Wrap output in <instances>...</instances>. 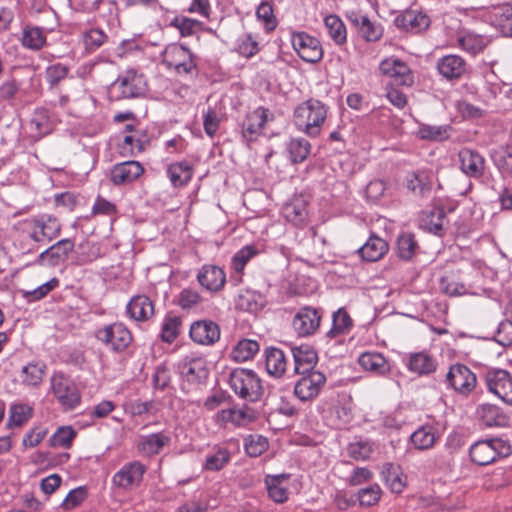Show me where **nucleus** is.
I'll return each mask as SVG.
<instances>
[{
	"label": "nucleus",
	"mask_w": 512,
	"mask_h": 512,
	"mask_svg": "<svg viewBox=\"0 0 512 512\" xmlns=\"http://www.w3.org/2000/svg\"><path fill=\"white\" fill-rule=\"evenodd\" d=\"M268 439L262 435H250L245 438V451L251 457H258L268 449Z\"/></svg>",
	"instance_id": "57"
},
{
	"label": "nucleus",
	"mask_w": 512,
	"mask_h": 512,
	"mask_svg": "<svg viewBox=\"0 0 512 512\" xmlns=\"http://www.w3.org/2000/svg\"><path fill=\"white\" fill-rule=\"evenodd\" d=\"M171 437L169 433L158 432L139 437L138 450L145 456L159 454L163 448L169 445Z\"/></svg>",
	"instance_id": "29"
},
{
	"label": "nucleus",
	"mask_w": 512,
	"mask_h": 512,
	"mask_svg": "<svg viewBox=\"0 0 512 512\" xmlns=\"http://www.w3.org/2000/svg\"><path fill=\"white\" fill-rule=\"evenodd\" d=\"M437 70L447 80H457L466 72V63L458 55L450 54L437 61Z\"/></svg>",
	"instance_id": "26"
},
{
	"label": "nucleus",
	"mask_w": 512,
	"mask_h": 512,
	"mask_svg": "<svg viewBox=\"0 0 512 512\" xmlns=\"http://www.w3.org/2000/svg\"><path fill=\"white\" fill-rule=\"evenodd\" d=\"M311 145L304 138H292L287 144V150L293 163H301L310 154Z\"/></svg>",
	"instance_id": "46"
},
{
	"label": "nucleus",
	"mask_w": 512,
	"mask_h": 512,
	"mask_svg": "<svg viewBox=\"0 0 512 512\" xmlns=\"http://www.w3.org/2000/svg\"><path fill=\"white\" fill-rule=\"evenodd\" d=\"M95 338L108 350L125 351L133 341L131 331L121 322H114L96 329Z\"/></svg>",
	"instance_id": "5"
},
{
	"label": "nucleus",
	"mask_w": 512,
	"mask_h": 512,
	"mask_svg": "<svg viewBox=\"0 0 512 512\" xmlns=\"http://www.w3.org/2000/svg\"><path fill=\"white\" fill-rule=\"evenodd\" d=\"M9 412V427H20L32 417V408L27 404H13Z\"/></svg>",
	"instance_id": "52"
},
{
	"label": "nucleus",
	"mask_w": 512,
	"mask_h": 512,
	"mask_svg": "<svg viewBox=\"0 0 512 512\" xmlns=\"http://www.w3.org/2000/svg\"><path fill=\"white\" fill-rule=\"evenodd\" d=\"M380 72L392 79L393 83L400 86L411 87L414 84V76L406 62L389 57L381 61Z\"/></svg>",
	"instance_id": "15"
},
{
	"label": "nucleus",
	"mask_w": 512,
	"mask_h": 512,
	"mask_svg": "<svg viewBox=\"0 0 512 512\" xmlns=\"http://www.w3.org/2000/svg\"><path fill=\"white\" fill-rule=\"evenodd\" d=\"M166 174L172 186L179 188L186 186L190 182L193 176V169L186 161L175 162L168 165Z\"/></svg>",
	"instance_id": "34"
},
{
	"label": "nucleus",
	"mask_w": 512,
	"mask_h": 512,
	"mask_svg": "<svg viewBox=\"0 0 512 512\" xmlns=\"http://www.w3.org/2000/svg\"><path fill=\"white\" fill-rule=\"evenodd\" d=\"M143 173V166L138 161L130 160L116 164L111 170L110 177L115 185H124L134 182Z\"/></svg>",
	"instance_id": "22"
},
{
	"label": "nucleus",
	"mask_w": 512,
	"mask_h": 512,
	"mask_svg": "<svg viewBox=\"0 0 512 512\" xmlns=\"http://www.w3.org/2000/svg\"><path fill=\"white\" fill-rule=\"evenodd\" d=\"M127 314L136 321L148 320L154 314V304L146 295L134 296L127 304Z\"/></svg>",
	"instance_id": "32"
},
{
	"label": "nucleus",
	"mask_w": 512,
	"mask_h": 512,
	"mask_svg": "<svg viewBox=\"0 0 512 512\" xmlns=\"http://www.w3.org/2000/svg\"><path fill=\"white\" fill-rule=\"evenodd\" d=\"M439 439L437 428L432 424L419 426L411 435L410 443L419 451L429 450L434 447Z\"/></svg>",
	"instance_id": "30"
},
{
	"label": "nucleus",
	"mask_w": 512,
	"mask_h": 512,
	"mask_svg": "<svg viewBox=\"0 0 512 512\" xmlns=\"http://www.w3.org/2000/svg\"><path fill=\"white\" fill-rule=\"evenodd\" d=\"M388 249L389 246L384 239L372 235L357 251L363 260L375 262L380 260Z\"/></svg>",
	"instance_id": "33"
},
{
	"label": "nucleus",
	"mask_w": 512,
	"mask_h": 512,
	"mask_svg": "<svg viewBox=\"0 0 512 512\" xmlns=\"http://www.w3.org/2000/svg\"><path fill=\"white\" fill-rule=\"evenodd\" d=\"M458 45L464 51L476 55L484 50L488 39L473 32H463L457 38Z\"/></svg>",
	"instance_id": "38"
},
{
	"label": "nucleus",
	"mask_w": 512,
	"mask_h": 512,
	"mask_svg": "<svg viewBox=\"0 0 512 512\" xmlns=\"http://www.w3.org/2000/svg\"><path fill=\"white\" fill-rule=\"evenodd\" d=\"M510 453V445L500 438L478 441L469 449L471 460L479 466L489 465Z\"/></svg>",
	"instance_id": "4"
},
{
	"label": "nucleus",
	"mask_w": 512,
	"mask_h": 512,
	"mask_svg": "<svg viewBox=\"0 0 512 512\" xmlns=\"http://www.w3.org/2000/svg\"><path fill=\"white\" fill-rule=\"evenodd\" d=\"M146 466L140 461L125 463L112 477V483L119 489L131 491L143 480Z\"/></svg>",
	"instance_id": "10"
},
{
	"label": "nucleus",
	"mask_w": 512,
	"mask_h": 512,
	"mask_svg": "<svg viewBox=\"0 0 512 512\" xmlns=\"http://www.w3.org/2000/svg\"><path fill=\"white\" fill-rule=\"evenodd\" d=\"M491 157L502 174H512V144L494 150Z\"/></svg>",
	"instance_id": "48"
},
{
	"label": "nucleus",
	"mask_w": 512,
	"mask_h": 512,
	"mask_svg": "<svg viewBox=\"0 0 512 512\" xmlns=\"http://www.w3.org/2000/svg\"><path fill=\"white\" fill-rule=\"evenodd\" d=\"M320 322L321 315L319 311L316 308L305 306L294 315L292 326L298 336L307 337L318 330Z\"/></svg>",
	"instance_id": "16"
},
{
	"label": "nucleus",
	"mask_w": 512,
	"mask_h": 512,
	"mask_svg": "<svg viewBox=\"0 0 512 512\" xmlns=\"http://www.w3.org/2000/svg\"><path fill=\"white\" fill-rule=\"evenodd\" d=\"M259 351V344L255 340L243 339L237 343L231 352V357L237 362L252 359Z\"/></svg>",
	"instance_id": "43"
},
{
	"label": "nucleus",
	"mask_w": 512,
	"mask_h": 512,
	"mask_svg": "<svg viewBox=\"0 0 512 512\" xmlns=\"http://www.w3.org/2000/svg\"><path fill=\"white\" fill-rule=\"evenodd\" d=\"M436 359L426 351L410 353L407 361V369L419 376H428L437 369Z\"/></svg>",
	"instance_id": "24"
},
{
	"label": "nucleus",
	"mask_w": 512,
	"mask_h": 512,
	"mask_svg": "<svg viewBox=\"0 0 512 512\" xmlns=\"http://www.w3.org/2000/svg\"><path fill=\"white\" fill-rule=\"evenodd\" d=\"M258 250L254 245H246L241 248L232 258L231 265L235 272L242 273L246 264L256 255Z\"/></svg>",
	"instance_id": "55"
},
{
	"label": "nucleus",
	"mask_w": 512,
	"mask_h": 512,
	"mask_svg": "<svg viewBox=\"0 0 512 512\" xmlns=\"http://www.w3.org/2000/svg\"><path fill=\"white\" fill-rule=\"evenodd\" d=\"M190 338L200 345H213L220 338L219 326L211 320H198L192 323Z\"/></svg>",
	"instance_id": "17"
},
{
	"label": "nucleus",
	"mask_w": 512,
	"mask_h": 512,
	"mask_svg": "<svg viewBox=\"0 0 512 512\" xmlns=\"http://www.w3.org/2000/svg\"><path fill=\"white\" fill-rule=\"evenodd\" d=\"M295 373L315 371L314 366L318 361L316 351L309 345L292 347Z\"/></svg>",
	"instance_id": "31"
},
{
	"label": "nucleus",
	"mask_w": 512,
	"mask_h": 512,
	"mask_svg": "<svg viewBox=\"0 0 512 512\" xmlns=\"http://www.w3.org/2000/svg\"><path fill=\"white\" fill-rule=\"evenodd\" d=\"M284 215L286 219L295 225L303 223L307 217L305 203L302 199H297L284 206Z\"/></svg>",
	"instance_id": "53"
},
{
	"label": "nucleus",
	"mask_w": 512,
	"mask_h": 512,
	"mask_svg": "<svg viewBox=\"0 0 512 512\" xmlns=\"http://www.w3.org/2000/svg\"><path fill=\"white\" fill-rule=\"evenodd\" d=\"M51 392L58 402L68 410L74 409L81 400L75 383L62 373H54L52 375Z\"/></svg>",
	"instance_id": "8"
},
{
	"label": "nucleus",
	"mask_w": 512,
	"mask_h": 512,
	"mask_svg": "<svg viewBox=\"0 0 512 512\" xmlns=\"http://www.w3.org/2000/svg\"><path fill=\"white\" fill-rule=\"evenodd\" d=\"M485 382L489 392L512 406V376L503 369H491L485 373Z\"/></svg>",
	"instance_id": "12"
},
{
	"label": "nucleus",
	"mask_w": 512,
	"mask_h": 512,
	"mask_svg": "<svg viewBox=\"0 0 512 512\" xmlns=\"http://www.w3.org/2000/svg\"><path fill=\"white\" fill-rule=\"evenodd\" d=\"M486 19L503 36L512 37V3L493 7L488 12Z\"/></svg>",
	"instance_id": "19"
},
{
	"label": "nucleus",
	"mask_w": 512,
	"mask_h": 512,
	"mask_svg": "<svg viewBox=\"0 0 512 512\" xmlns=\"http://www.w3.org/2000/svg\"><path fill=\"white\" fill-rule=\"evenodd\" d=\"M59 285V280L57 278H52L46 283L40 285L39 287L25 291L23 293V297L28 301H38L43 299L49 292L54 290Z\"/></svg>",
	"instance_id": "60"
},
{
	"label": "nucleus",
	"mask_w": 512,
	"mask_h": 512,
	"mask_svg": "<svg viewBox=\"0 0 512 512\" xmlns=\"http://www.w3.org/2000/svg\"><path fill=\"white\" fill-rule=\"evenodd\" d=\"M256 15L258 19L265 23L268 30H273L276 27V18L274 16L271 3L267 1L262 2L256 10Z\"/></svg>",
	"instance_id": "64"
},
{
	"label": "nucleus",
	"mask_w": 512,
	"mask_h": 512,
	"mask_svg": "<svg viewBox=\"0 0 512 512\" xmlns=\"http://www.w3.org/2000/svg\"><path fill=\"white\" fill-rule=\"evenodd\" d=\"M300 378L295 384L294 394L301 401L316 398L326 383V376L319 370L297 373Z\"/></svg>",
	"instance_id": "9"
},
{
	"label": "nucleus",
	"mask_w": 512,
	"mask_h": 512,
	"mask_svg": "<svg viewBox=\"0 0 512 512\" xmlns=\"http://www.w3.org/2000/svg\"><path fill=\"white\" fill-rule=\"evenodd\" d=\"M228 384L239 398L248 402H257L264 394L262 381L253 370L233 369L229 374Z\"/></svg>",
	"instance_id": "3"
},
{
	"label": "nucleus",
	"mask_w": 512,
	"mask_h": 512,
	"mask_svg": "<svg viewBox=\"0 0 512 512\" xmlns=\"http://www.w3.org/2000/svg\"><path fill=\"white\" fill-rule=\"evenodd\" d=\"M451 127L449 125H428L421 124L417 135L422 140L444 141L450 137Z\"/></svg>",
	"instance_id": "41"
},
{
	"label": "nucleus",
	"mask_w": 512,
	"mask_h": 512,
	"mask_svg": "<svg viewBox=\"0 0 512 512\" xmlns=\"http://www.w3.org/2000/svg\"><path fill=\"white\" fill-rule=\"evenodd\" d=\"M75 436L76 432L72 427L62 426L50 437L49 444L51 447L68 449Z\"/></svg>",
	"instance_id": "51"
},
{
	"label": "nucleus",
	"mask_w": 512,
	"mask_h": 512,
	"mask_svg": "<svg viewBox=\"0 0 512 512\" xmlns=\"http://www.w3.org/2000/svg\"><path fill=\"white\" fill-rule=\"evenodd\" d=\"M374 450V443L369 440H358L347 447L348 455L355 460L368 459Z\"/></svg>",
	"instance_id": "56"
},
{
	"label": "nucleus",
	"mask_w": 512,
	"mask_h": 512,
	"mask_svg": "<svg viewBox=\"0 0 512 512\" xmlns=\"http://www.w3.org/2000/svg\"><path fill=\"white\" fill-rule=\"evenodd\" d=\"M399 467L392 463H386L381 470L382 479L394 493L402 492L405 483L399 471Z\"/></svg>",
	"instance_id": "42"
},
{
	"label": "nucleus",
	"mask_w": 512,
	"mask_h": 512,
	"mask_svg": "<svg viewBox=\"0 0 512 512\" xmlns=\"http://www.w3.org/2000/svg\"><path fill=\"white\" fill-rule=\"evenodd\" d=\"M230 452L226 447L216 446L207 456L204 469L208 471H219L230 461Z\"/></svg>",
	"instance_id": "40"
},
{
	"label": "nucleus",
	"mask_w": 512,
	"mask_h": 512,
	"mask_svg": "<svg viewBox=\"0 0 512 512\" xmlns=\"http://www.w3.org/2000/svg\"><path fill=\"white\" fill-rule=\"evenodd\" d=\"M69 68L61 63L50 65L45 70V79L51 87L56 86L68 75Z\"/></svg>",
	"instance_id": "63"
},
{
	"label": "nucleus",
	"mask_w": 512,
	"mask_h": 512,
	"mask_svg": "<svg viewBox=\"0 0 512 512\" xmlns=\"http://www.w3.org/2000/svg\"><path fill=\"white\" fill-rule=\"evenodd\" d=\"M265 367L269 375L279 378L281 377L287 367V360L284 352L275 347H270L265 350Z\"/></svg>",
	"instance_id": "35"
},
{
	"label": "nucleus",
	"mask_w": 512,
	"mask_h": 512,
	"mask_svg": "<svg viewBox=\"0 0 512 512\" xmlns=\"http://www.w3.org/2000/svg\"><path fill=\"white\" fill-rule=\"evenodd\" d=\"M181 377L189 383L198 384L208 376L206 360L195 353L184 356L177 365Z\"/></svg>",
	"instance_id": "13"
},
{
	"label": "nucleus",
	"mask_w": 512,
	"mask_h": 512,
	"mask_svg": "<svg viewBox=\"0 0 512 512\" xmlns=\"http://www.w3.org/2000/svg\"><path fill=\"white\" fill-rule=\"evenodd\" d=\"M433 174L429 170H417L408 173L406 186L414 195L426 197L432 189Z\"/></svg>",
	"instance_id": "28"
},
{
	"label": "nucleus",
	"mask_w": 512,
	"mask_h": 512,
	"mask_svg": "<svg viewBox=\"0 0 512 512\" xmlns=\"http://www.w3.org/2000/svg\"><path fill=\"white\" fill-rule=\"evenodd\" d=\"M142 74L133 69L126 70L110 86V94L116 100L140 97L145 93Z\"/></svg>",
	"instance_id": "7"
},
{
	"label": "nucleus",
	"mask_w": 512,
	"mask_h": 512,
	"mask_svg": "<svg viewBox=\"0 0 512 512\" xmlns=\"http://www.w3.org/2000/svg\"><path fill=\"white\" fill-rule=\"evenodd\" d=\"M447 385L462 395L471 393L477 384L476 375L464 364L450 366L446 374Z\"/></svg>",
	"instance_id": "11"
},
{
	"label": "nucleus",
	"mask_w": 512,
	"mask_h": 512,
	"mask_svg": "<svg viewBox=\"0 0 512 512\" xmlns=\"http://www.w3.org/2000/svg\"><path fill=\"white\" fill-rule=\"evenodd\" d=\"M460 168L467 176L472 178H480L485 171V159L477 151L463 148L458 154Z\"/></svg>",
	"instance_id": "21"
},
{
	"label": "nucleus",
	"mask_w": 512,
	"mask_h": 512,
	"mask_svg": "<svg viewBox=\"0 0 512 512\" xmlns=\"http://www.w3.org/2000/svg\"><path fill=\"white\" fill-rule=\"evenodd\" d=\"M199 284L210 292H218L226 283L224 270L216 265H203L197 274Z\"/></svg>",
	"instance_id": "20"
},
{
	"label": "nucleus",
	"mask_w": 512,
	"mask_h": 512,
	"mask_svg": "<svg viewBox=\"0 0 512 512\" xmlns=\"http://www.w3.org/2000/svg\"><path fill=\"white\" fill-rule=\"evenodd\" d=\"M162 62L167 69L173 70L178 75L193 76L197 73L192 52L182 45H168L162 53Z\"/></svg>",
	"instance_id": "6"
},
{
	"label": "nucleus",
	"mask_w": 512,
	"mask_h": 512,
	"mask_svg": "<svg viewBox=\"0 0 512 512\" xmlns=\"http://www.w3.org/2000/svg\"><path fill=\"white\" fill-rule=\"evenodd\" d=\"M240 305L251 313H256L264 307L265 300L260 293L247 291L240 297Z\"/></svg>",
	"instance_id": "61"
},
{
	"label": "nucleus",
	"mask_w": 512,
	"mask_h": 512,
	"mask_svg": "<svg viewBox=\"0 0 512 512\" xmlns=\"http://www.w3.org/2000/svg\"><path fill=\"white\" fill-rule=\"evenodd\" d=\"M328 107L317 99H309L294 111V122L298 130L310 137H317L327 118Z\"/></svg>",
	"instance_id": "2"
},
{
	"label": "nucleus",
	"mask_w": 512,
	"mask_h": 512,
	"mask_svg": "<svg viewBox=\"0 0 512 512\" xmlns=\"http://www.w3.org/2000/svg\"><path fill=\"white\" fill-rule=\"evenodd\" d=\"M30 127L32 130L37 131L38 135L43 136L51 131V123L47 111L41 109L34 113L33 118L30 121Z\"/></svg>",
	"instance_id": "62"
},
{
	"label": "nucleus",
	"mask_w": 512,
	"mask_h": 512,
	"mask_svg": "<svg viewBox=\"0 0 512 512\" xmlns=\"http://www.w3.org/2000/svg\"><path fill=\"white\" fill-rule=\"evenodd\" d=\"M17 229L24 239L33 242L27 249V253H32L57 238L61 232V224L56 217L42 214L20 221Z\"/></svg>",
	"instance_id": "1"
},
{
	"label": "nucleus",
	"mask_w": 512,
	"mask_h": 512,
	"mask_svg": "<svg viewBox=\"0 0 512 512\" xmlns=\"http://www.w3.org/2000/svg\"><path fill=\"white\" fill-rule=\"evenodd\" d=\"M394 23L402 30L419 33L429 26L430 20L429 17L422 12L406 10L395 18Z\"/></svg>",
	"instance_id": "25"
},
{
	"label": "nucleus",
	"mask_w": 512,
	"mask_h": 512,
	"mask_svg": "<svg viewBox=\"0 0 512 512\" xmlns=\"http://www.w3.org/2000/svg\"><path fill=\"white\" fill-rule=\"evenodd\" d=\"M219 417L223 422L232 423L235 426H244L252 420L248 412L240 408L223 409L219 412Z\"/></svg>",
	"instance_id": "54"
},
{
	"label": "nucleus",
	"mask_w": 512,
	"mask_h": 512,
	"mask_svg": "<svg viewBox=\"0 0 512 512\" xmlns=\"http://www.w3.org/2000/svg\"><path fill=\"white\" fill-rule=\"evenodd\" d=\"M181 324L182 320L179 316L166 315L161 327V340L169 344L174 342L180 333Z\"/></svg>",
	"instance_id": "44"
},
{
	"label": "nucleus",
	"mask_w": 512,
	"mask_h": 512,
	"mask_svg": "<svg viewBox=\"0 0 512 512\" xmlns=\"http://www.w3.org/2000/svg\"><path fill=\"white\" fill-rule=\"evenodd\" d=\"M359 32L367 41H376L381 35L380 27L374 25L367 16L361 15L355 19Z\"/></svg>",
	"instance_id": "58"
},
{
	"label": "nucleus",
	"mask_w": 512,
	"mask_h": 512,
	"mask_svg": "<svg viewBox=\"0 0 512 512\" xmlns=\"http://www.w3.org/2000/svg\"><path fill=\"white\" fill-rule=\"evenodd\" d=\"M325 27L329 36L337 44H342L346 41V28L342 20L336 15H328L324 19Z\"/></svg>",
	"instance_id": "50"
},
{
	"label": "nucleus",
	"mask_w": 512,
	"mask_h": 512,
	"mask_svg": "<svg viewBox=\"0 0 512 512\" xmlns=\"http://www.w3.org/2000/svg\"><path fill=\"white\" fill-rule=\"evenodd\" d=\"M418 244L412 233L404 232L397 238V255L402 260H411L415 255Z\"/></svg>",
	"instance_id": "45"
},
{
	"label": "nucleus",
	"mask_w": 512,
	"mask_h": 512,
	"mask_svg": "<svg viewBox=\"0 0 512 512\" xmlns=\"http://www.w3.org/2000/svg\"><path fill=\"white\" fill-rule=\"evenodd\" d=\"M289 478L290 475L286 473L277 475H267L265 477V485L269 497L276 503H284L289 497Z\"/></svg>",
	"instance_id": "27"
},
{
	"label": "nucleus",
	"mask_w": 512,
	"mask_h": 512,
	"mask_svg": "<svg viewBox=\"0 0 512 512\" xmlns=\"http://www.w3.org/2000/svg\"><path fill=\"white\" fill-rule=\"evenodd\" d=\"M45 365L40 363H29L22 368V383L28 386H38L43 379Z\"/></svg>",
	"instance_id": "47"
},
{
	"label": "nucleus",
	"mask_w": 512,
	"mask_h": 512,
	"mask_svg": "<svg viewBox=\"0 0 512 512\" xmlns=\"http://www.w3.org/2000/svg\"><path fill=\"white\" fill-rule=\"evenodd\" d=\"M21 44L26 49L38 51L46 44V36L39 27L25 26L22 31Z\"/></svg>",
	"instance_id": "39"
},
{
	"label": "nucleus",
	"mask_w": 512,
	"mask_h": 512,
	"mask_svg": "<svg viewBox=\"0 0 512 512\" xmlns=\"http://www.w3.org/2000/svg\"><path fill=\"white\" fill-rule=\"evenodd\" d=\"M268 114V109L258 107L246 116L242 124V134L247 141H253L261 134L268 120Z\"/></svg>",
	"instance_id": "23"
},
{
	"label": "nucleus",
	"mask_w": 512,
	"mask_h": 512,
	"mask_svg": "<svg viewBox=\"0 0 512 512\" xmlns=\"http://www.w3.org/2000/svg\"><path fill=\"white\" fill-rule=\"evenodd\" d=\"M108 36L106 33L98 28L90 29L83 35V41L86 50L93 52L100 48L107 40Z\"/></svg>",
	"instance_id": "59"
},
{
	"label": "nucleus",
	"mask_w": 512,
	"mask_h": 512,
	"mask_svg": "<svg viewBox=\"0 0 512 512\" xmlns=\"http://www.w3.org/2000/svg\"><path fill=\"white\" fill-rule=\"evenodd\" d=\"M359 365L367 371L377 374H385L389 371V365L384 356L377 352H365L358 358Z\"/></svg>",
	"instance_id": "37"
},
{
	"label": "nucleus",
	"mask_w": 512,
	"mask_h": 512,
	"mask_svg": "<svg viewBox=\"0 0 512 512\" xmlns=\"http://www.w3.org/2000/svg\"><path fill=\"white\" fill-rule=\"evenodd\" d=\"M291 43L299 57L309 63L318 62L323 55L320 42L305 32H294Z\"/></svg>",
	"instance_id": "14"
},
{
	"label": "nucleus",
	"mask_w": 512,
	"mask_h": 512,
	"mask_svg": "<svg viewBox=\"0 0 512 512\" xmlns=\"http://www.w3.org/2000/svg\"><path fill=\"white\" fill-rule=\"evenodd\" d=\"M445 212L441 208H434L421 221V225L429 232L435 235H441L443 232V222Z\"/></svg>",
	"instance_id": "49"
},
{
	"label": "nucleus",
	"mask_w": 512,
	"mask_h": 512,
	"mask_svg": "<svg viewBox=\"0 0 512 512\" xmlns=\"http://www.w3.org/2000/svg\"><path fill=\"white\" fill-rule=\"evenodd\" d=\"M74 249V241L71 239H61L42 251L36 260L39 264H48L51 266L64 262L68 255Z\"/></svg>",
	"instance_id": "18"
},
{
	"label": "nucleus",
	"mask_w": 512,
	"mask_h": 512,
	"mask_svg": "<svg viewBox=\"0 0 512 512\" xmlns=\"http://www.w3.org/2000/svg\"><path fill=\"white\" fill-rule=\"evenodd\" d=\"M353 328V320L344 308H339L332 315V327L326 333V338L336 339L347 335Z\"/></svg>",
	"instance_id": "36"
}]
</instances>
